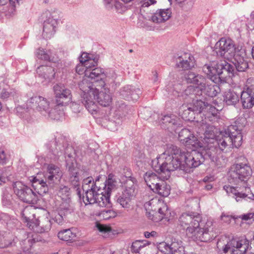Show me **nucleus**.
<instances>
[{
  "label": "nucleus",
  "mask_w": 254,
  "mask_h": 254,
  "mask_svg": "<svg viewBox=\"0 0 254 254\" xmlns=\"http://www.w3.org/2000/svg\"><path fill=\"white\" fill-rule=\"evenodd\" d=\"M252 169L246 163H239L232 165L229 171V181L236 187L224 186V190L229 194L235 196L237 201L247 197L251 190L248 184L252 175Z\"/></svg>",
  "instance_id": "obj_1"
},
{
  "label": "nucleus",
  "mask_w": 254,
  "mask_h": 254,
  "mask_svg": "<svg viewBox=\"0 0 254 254\" xmlns=\"http://www.w3.org/2000/svg\"><path fill=\"white\" fill-rule=\"evenodd\" d=\"M179 225L186 229V234L188 237L194 241L207 242L211 239L209 234L210 229L212 223L207 221L205 225L201 227L200 225L201 217L194 212L184 213L179 218Z\"/></svg>",
  "instance_id": "obj_2"
},
{
  "label": "nucleus",
  "mask_w": 254,
  "mask_h": 254,
  "mask_svg": "<svg viewBox=\"0 0 254 254\" xmlns=\"http://www.w3.org/2000/svg\"><path fill=\"white\" fill-rule=\"evenodd\" d=\"M180 149L173 145H170L161 154L152 161V166L154 170L158 173H164L166 179L170 177V173L179 169L182 170L184 168L182 165Z\"/></svg>",
  "instance_id": "obj_3"
},
{
  "label": "nucleus",
  "mask_w": 254,
  "mask_h": 254,
  "mask_svg": "<svg viewBox=\"0 0 254 254\" xmlns=\"http://www.w3.org/2000/svg\"><path fill=\"white\" fill-rule=\"evenodd\" d=\"M78 85L81 90V100L82 104L91 114H96L98 106L95 102V94L98 93V85H95L94 82L89 81V78L84 76Z\"/></svg>",
  "instance_id": "obj_4"
},
{
  "label": "nucleus",
  "mask_w": 254,
  "mask_h": 254,
  "mask_svg": "<svg viewBox=\"0 0 254 254\" xmlns=\"http://www.w3.org/2000/svg\"><path fill=\"white\" fill-rule=\"evenodd\" d=\"M203 71L208 75L212 81H225L233 75L234 67L225 61L220 64L204 65Z\"/></svg>",
  "instance_id": "obj_5"
},
{
  "label": "nucleus",
  "mask_w": 254,
  "mask_h": 254,
  "mask_svg": "<svg viewBox=\"0 0 254 254\" xmlns=\"http://www.w3.org/2000/svg\"><path fill=\"white\" fill-rule=\"evenodd\" d=\"M180 155L182 165L184 168H182L186 172L190 171L191 168H196L199 166L204 161L203 154L200 151L192 150L190 152H182L180 150Z\"/></svg>",
  "instance_id": "obj_6"
},
{
  "label": "nucleus",
  "mask_w": 254,
  "mask_h": 254,
  "mask_svg": "<svg viewBox=\"0 0 254 254\" xmlns=\"http://www.w3.org/2000/svg\"><path fill=\"white\" fill-rule=\"evenodd\" d=\"M110 195L109 192L99 188L94 193L87 192V196H83V200L85 205L96 203L100 207L109 208L112 206Z\"/></svg>",
  "instance_id": "obj_7"
},
{
  "label": "nucleus",
  "mask_w": 254,
  "mask_h": 254,
  "mask_svg": "<svg viewBox=\"0 0 254 254\" xmlns=\"http://www.w3.org/2000/svg\"><path fill=\"white\" fill-rule=\"evenodd\" d=\"M15 193L23 202L35 204L38 200L36 192L32 189L24 185L20 182H16L13 185Z\"/></svg>",
  "instance_id": "obj_8"
},
{
  "label": "nucleus",
  "mask_w": 254,
  "mask_h": 254,
  "mask_svg": "<svg viewBox=\"0 0 254 254\" xmlns=\"http://www.w3.org/2000/svg\"><path fill=\"white\" fill-rule=\"evenodd\" d=\"M27 108L39 112L43 115L48 114L53 118L52 112L50 110V102L41 96H34L30 98L26 102Z\"/></svg>",
  "instance_id": "obj_9"
},
{
  "label": "nucleus",
  "mask_w": 254,
  "mask_h": 254,
  "mask_svg": "<svg viewBox=\"0 0 254 254\" xmlns=\"http://www.w3.org/2000/svg\"><path fill=\"white\" fill-rule=\"evenodd\" d=\"M135 186L131 180H127L125 183V189L118 197L117 202L125 209H129L132 205V200L135 196Z\"/></svg>",
  "instance_id": "obj_10"
},
{
  "label": "nucleus",
  "mask_w": 254,
  "mask_h": 254,
  "mask_svg": "<svg viewBox=\"0 0 254 254\" xmlns=\"http://www.w3.org/2000/svg\"><path fill=\"white\" fill-rule=\"evenodd\" d=\"M157 248L164 254H185L183 242L176 238L173 239L170 243L166 242L157 243Z\"/></svg>",
  "instance_id": "obj_11"
},
{
  "label": "nucleus",
  "mask_w": 254,
  "mask_h": 254,
  "mask_svg": "<svg viewBox=\"0 0 254 254\" xmlns=\"http://www.w3.org/2000/svg\"><path fill=\"white\" fill-rule=\"evenodd\" d=\"M55 102L58 106H64L71 101L72 94L70 89L61 83L53 86Z\"/></svg>",
  "instance_id": "obj_12"
},
{
  "label": "nucleus",
  "mask_w": 254,
  "mask_h": 254,
  "mask_svg": "<svg viewBox=\"0 0 254 254\" xmlns=\"http://www.w3.org/2000/svg\"><path fill=\"white\" fill-rule=\"evenodd\" d=\"M216 53L218 56L227 60L231 59L235 56V48L230 40L221 38L216 44Z\"/></svg>",
  "instance_id": "obj_13"
},
{
  "label": "nucleus",
  "mask_w": 254,
  "mask_h": 254,
  "mask_svg": "<svg viewBox=\"0 0 254 254\" xmlns=\"http://www.w3.org/2000/svg\"><path fill=\"white\" fill-rule=\"evenodd\" d=\"M63 173L57 166L51 164L48 165L44 178L49 185L53 186L61 180Z\"/></svg>",
  "instance_id": "obj_14"
},
{
  "label": "nucleus",
  "mask_w": 254,
  "mask_h": 254,
  "mask_svg": "<svg viewBox=\"0 0 254 254\" xmlns=\"http://www.w3.org/2000/svg\"><path fill=\"white\" fill-rule=\"evenodd\" d=\"M232 139L227 133V128L220 132L213 142L218 148L219 152L228 151L232 148Z\"/></svg>",
  "instance_id": "obj_15"
},
{
  "label": "nucleus",
  "mask_w": 254,
  "mask_h": 254,
  "mask_svg": "<svg viewBox=\"0 0 254 254\" xmlns=\"http://www.w3.org/2000/svg\"><path fill=\"white\" fill-rule=\"evenodd\" d=\"M243 242L242 240L239 241L233 239L225 246L223 251L224 253L230 251L232 254H244L248 248V244Z\"/></svg>",
  "instance_id": "obj_16"
},
{
  "label": "nucleus",
  "mask_w": 254,
  "mask_h": 254,
  "mask_svg": "<svg viewBox=\"0 0 254 254\" xmlns=\"http://www.w3.org/2000/svg\"><path fill=\"white\" fill-rule=\"evenodd\" d=\"M34 211V208L30 206L26 207L22 212L23 222L31 230H34L39 225L38 220L36 219Z\"/></svg>",
  "instance_id": "obj_17"
},
{
  "label": "nucleus",
  "mask_w": 254,
  "mask_h": 254,
  "mask_svg": "<svg viewBox=\"0 0 254 254\" xmlns=\"http://www.w3.org/2000/svg\"><path fill=\"white\" fill-rule=\"evenodd\" d=\"M105 76L103 70L100 67H95L91 70L88 69L86 73V77L93 80L92 82H94L95 85H98V87H103L106 85L104 81Z\"/></svg>",
  "instance_id": "obj_18"
},
{
  "label": "nucleus",
  "mask_w": 254,
  "mask_h": 254,
  "mask_svg": "<svg viewBox=\"0 0 254 254\" xmlns=\"http://www.w3.org/2000/svg\"><path fill=\"white\" fill-rule=\"evenodd\" d=\"M242 129L237 125H231L227 127V133L232 139V147L238 148L242 143Z\"/></svg>",
  "instance_id": "obj_19"
},
{
  "label": "nucleus",
  "mask_w": 254,
  "mask_h": 254,
  "mask_svg": "<svg viewBox=\"0 0 254 254\" xmlns=\"http://www.w3.org/2000/svg\"><path fill=\"white\" fill-rule=\"evenodd\" d=\"M100 87L101 90L99 92V88H97L98 93L95 94V100L97 99V102L101 106L107 107L111 105L112 102V97L110 92V90L108 88Z\"/></svg>",
  "instance_id": "obj_20"
},
{
  "label": "nucleus",
  "mask_w": 254,
  "mask_h": 254,
  "mask_svg": "<svg viewBox=\"0 0 254 254\" xmlns=\"http://www.w3.org/2000/svg\"><path fill=\"white\" fill-rule=\"evenodd\" d=\"M178 67L188 70L194 66V58L190 54L184 53L179 56L176 60Z\"/></svg>",
  "instance_id": "obj_21"
},
{
  "label": "nucleus",
  "mask_w": 254,
  "mask_h": 254,
  "mask_svg": "<svg viewBox=\"0 0 254 254\" xmlns=\"http://www.w3.org/2000/svg\"><path fill=\"white\" fill-rule=\"evenodd\" d=\"M188 83H192L200 91L205 87L208 81L204 76L189 71L186 76Z\"/></svg>",
  "instance_id": "obj_22"
},
{
  "label": "nucleus",
  "mask_w": 254,
  "mask_h": 254,
  "mask_svg": "<svg viewBox=\"0 0 254 254\" xmlns=\"http://www.w3.org/2000/svg\"><path fill=\"white\" fill-rule=\"evenodd\" d=\"M67 157L70 159L71 161L73 160V157L70 153L67 154L65 157L66 162V165L68 167V171L69 172L70 174V181L74 187H78L79 185L80 181L78 169L73 167L72 162H71L70 164L68 159L67 158Z\"/></svg>",
  "instance_id": "obj_23"
},
{
  "label": "nucleus",
  "mask_w": 254,
  "mask_h": 254,
  "mask_svg": "<svg viewBox=\"0 0 254 254\" xmlns=\"http://www.w3.org/2000/svg\"><path fill=\"white\" fill-rule=\"evenodd\" d=\"M42 174H37L33 179L32 186L34 189L35 192L37 193L38 196L42 195L46 193L48 191V187L47 184L46 180L44 181L41 178Z\"/></svg>",
  "instance_id": "obj_24"
},
{
  "label": "nucleus",
  "mask_w": 254,
  "mask_h": 254,
  "mask_svg": "<svg viewBox=\"0 0 254 254\" xmlns=\"http://www.w3.org/2000/svg\"><path fill=\"white\" fill-rule=\"evenodd\" d=\"M58 25L57 21L53 18H49L44 22L43 36L46 39L52 38L56 32Z\"/></svg>",
  "instance_id": "obj_25"
},
{
  "label": "nucleus",
  "mask_w": 254,
  "mask_h": 254,
  "mask_svg": "<svg viewBox=\"0 0 254 254\" xmlns=\"http://www.w3.org/2000/svg\"><path fill=\"white\" fill-rule=\"evenodd\" d=\"M200 151L203 154L204 159L208 158L212 161H216L218 154L221 153L213 142L205 146L204 148H201Z\"/></svg>",
  "instance_id": "obj_26"
},
{
  "label": "nucleus",
  "mask_w": 254,
  "mask_h": 254,
  "mask_svg": "<svg viewBox=\"0 0 254 254\" xmlns=\"http://www.w3.org/2000/svg\"><path fill=\"white\" fill-rule=\"evenodd\" d=\"M172 10L170 8L158 9L151 16L152 22L156 23L165 22L171 17Z\"/></svg>",
  "instance_id": "obj_27"
},
{
  "label": "nucleus",
  "mask_w": 254,
  "mask_h": 254,
  "mask_svg": "<svg viewBox=\"0 0 254 254\" xmlns=\"http://www.w3.org/2000/svg\"><path fill=\"white\" fill-rule=\"evenodd\" d=\"M144 180L148 187L153 190L159 185L162 180L160 179L157 175L152 172H147L144 176Z\"/></svg>",
  "instance_id": "obj_28"
},
{
  "label": "nucleus",
  "mask_w": 254,
  "mask_h": 254,
  "mask_svg": "<svg viewBox=\"0 0 254 254\" xmlns=\"http://www.w3.org/2000/svg\"><path fill=\"white\" fill-rule=\"evenodd\" d=\"M214 81L209 82L208 81L201 92L210 97L217 96L220 92V88Z\"/></svg>",
  "instance_id": "obj_29"
},
{
  "label": "nucleus",
  "mask_w": 254,
  "mask_h": 254,
  "mask_svg": "<svg viewBox=\"0 0 254 254\" xmlns=\"http://www.w3.org/2000/svg\"><path fill=\"white\" fill-rule=\"evenodd\" d=\"M99 179H97L95 182L92 177H88L83 180L82 188L85 191L84 196H87V192L90 191L94 193L99 189L96 186V182Z\"/></svg>",
  "instance_id": "obj_30"
},
{
  "label": "nucleus",
  "mask_w": 254,
  "mask_h": 254,
  "mask_svg": "<svg viewBox=\"0 0 254 254\" xmlns=\"http://www.w3.org/2000/svg\"><path fill=\"white\" fill-rule=\"evenodd\" d=\"M241 101L244 108H252L254 105V94L242 91Z\"/></svg>",
  "instance_id": "obj_31"
},
{
  "label": "nucleus",
  "mask_w": 254,
  "mask_h": 254,
  "mask_svg": "<svg viewBox=\"0 0 254 254\" xmlns=\"http://www.w3.org/2000/svg\"><path fill=\"white\" fill-rule=\"evenodd\" d=\"M161 123L165 126H168V128L169 127H178L180 125L179 123L180 119L175 115L171 114L167 115L164 116L161 119ZM174 129L175 130L176 128H174Z\"/></svg>",
  "instance_id": "obj_32"
},
{
  "label": "nucleus",
  "mask_w": 254,
  "mask_h": 254,
  "mask_svg": "<svg viewBox=\"0 0 254 254\" xmlns=\"http://www.w3.org/2000/svg\"><path fill=\"white\" fill-rule=\"evenodd\" d=\"M233 58V63L238 71H244L248 67V63L238 54H236Z\"/></svg>",
  "instance_id": "obj_33"
},
{
  "label": "nucleus",
  "mask_w": 254,
  "mask_h": 254,
  "mask_svg": "<svg viewBox=\"0 0 254 254\" xmlns=\"http://www.w3.org/2000/svg\"><path fill=\"white\" fill-rule=\"evenodd\" d=\"M153 191L161 196L166 197L170 194V186L165 181L162 180L159 183V185H158Z\"/></svg>",
  "instance_id": "obj_34"
},
{
  "label": "nucleus",
  "mask_w": 254,
  "mask_h": 254,
  "mask_svg": "<svg viewBox=\"0 0 254 254\" xmlns=\"http://www.w3.org/2000/svg\"><path fill=\"white\" fill-rule=\"evenodd\" d=\"M117 186V182L115 176L112 174H110L102 189L111 194L112 191L116 189Z\"/></svg>",
  "instance_id": "obj_35"
},
{
  "label": "nucleus",
  "mask_w": 254,
  "mask_h": 254,
  "mask_svg": "<svg viewBox=\"0 0 254 254\" xmlns=\"http://www.w3.org/2000/svg\"><path fill=\"white\" fill-rule=\"evenodd\" d=\"M162 201L158 198H153L144 204V207L149 213L153 212L152 215L157 213V210Z\"/></svg>",
  "instance_id": "obj_36"
},
{
  "label": "nucleus",
  "mask_w": 254,
  "mask_h": 254,
  "mask_svg": "<svg viewBox=\"0 0 254 254\" xmlns=\"http://www.w3.org/2000/svg\"><path fill=\"white\" fill-rule=\"evenodd\" d=\"M184 144L188 148L191 149L192 150L198 149L199 151H200L201 148H203L202 143L199 141L197 138L193 134H192V136L189 137V139L184 142Z\"/></svg>",
  "instance_id": "obj_37"
},
{
  "label": "nucleus",
  "mask_w": 254,
  "mask_h": 254,
  "mask_svg": "<svg viewBox=\"0 0 254 254\" xmlns=\"http://www.w3.org/2000/svg\"><path fill=\"white\" fill-rule=\"evenodd\" d=\"M224 101L228 105H234L239 101V96L236 92L229 90L225 93Z\"/></svg>",
  "instance_id": "obj_38"
},
{
  "label": "nucleus",
  "mask_w": 254,
  "mask_h": 254,
  "mask_svg": "<svg viewBox=\"0 0 254 254\" xmlns=\"http://www.w3.org/2000/svg\"><path fill=\"white\" fill-rule=\"evenodd\" d=\"M75 237V234L73 233L69 229L61 231L58 233L59 238L64 241H72Z\"/></svg>",
  "instance_id": "obj_39"
},
{
  "label": "nucleus",
  "mask_w": 254,
  "mask_h": 254,
  "mask_svg": "<svg viewBox=\"0 0 254 254\" xmlns=\"http://www.w3.org/2000/svg\"><path fill=\"white\" fill-rule=\"evenodd\" d=\"M149 244L145 240H136L132 243L131 251L133 253H139L140 250L148 246Z\"/></svg>",
  "instance_id": "obj_40"
},
{
  "label": "nucleus",
  "mask_w": 254,
  "mask_h": 254,
  "mask_svg": "<svg viewBox=\"0 0 254 254\" xmlns=\"http://www.w3.org/2000/svg\"><path fill=\"white\" fill-rule=\"evenodd\" d=\"M207 103L200 100H197L193 102L191 107L192 111L197 113H200L202 112H205Z\"/></svg>",
  "instance_id": "obj_41"
},
{
  "label": "nucleus",
  "mask_w": 254,
  "mask_h": 254,
  "mask_svg": "<svg viewBox=\"0 0 254 254\" xmlns=\"http://www.w3.org/2000/svg\"><path fill=\"white\" fill-rule=\"evenodd\" d=\"M58 194L62 198V199H64L65 200H69L70 189L67 186H61L60 187Z\"/></svg>",
  "instance_id": "obj_42"
},
{
  "label": "nucleus",
  "mask_w": 254,
  "mask_h": 254,
  "mask_svg": "<svg viewBox=\"0 0 254 254\" xmlns=\"http://www.w3.org/2000/svg\"><path fill=\"white\" fill-rule=\"evenodd\" d=\"M194 113L192 111L191 107H188L187 109H184L183 111L181 116L185 120L191 121L195 118Z\"/></svg>",
  "instance_id": "obj_43"
},
{
  "label": "nucleus",
  "mask_w": 254,
  "mask_h": 254,
  "mask_svg": "<svg viewBox=\"0 0 254 254\" xmlns=\"http://www.w3.org/2000/svg\"><path fill=\"white\" fill-rule=\"evenodd\" d=\"M191 136H192V133L187 128L182 129L179 133V139L183 144Z\"/></svg>",
  "instance_id": "obj_44"
},
{
  "label": "nucleus",
  "mask_w": 254,
  "mask_h": 254,
  "mask_svg": "<svg viewBox=\"0 0 254 254\" xmlns=\"http://www.w3.org/2000/svg\"><path fill=\"white\" fill-rule=\"evenodd\" d=\"M243 91L254 94V77L247 79Z\"/></svg>",
  "instance_id": "obj_45"
},
{
  "label": "nucleus",
  "mask_w": 254,
  "mask_h": 254,
  "mask_svg": "<svg viewBox=\"0 0 254 254\" xmlns=\"http://www.w3.org/2000/svg\"><path fill=\"white\" fill-rule=\"evenodd\" d=\"M157 212L161 215V219L165 218V216H167L168 213H170L167 205L162 201L161 202L159 207H158L157 210Z\"/></svg>",
  "instance_id": "obj_46"
},
{
  "label": "nucleus",
  "mask_w": 254,
  "mask_h": 254,
  "mask_svg": "<svg viewBox=\"0 0 254 254\" xmlns=\"http://www.w3.org/2000/svg\"><path fill=\"white\" fill-rule=\"evenodd\" d=\"M131 92H134L131 87L129 85H127L121 89L120 94L125 99L129 100V95Z\"/></svg>",
  "instance_id": "obj_47"
},
{
  "label": "nucleus",
  "mask_w": 254,
  "mask_h": 254,
  "mask_svg": "<svg viewBox=\"0 0 254 254\" xmlns=\"http://www.w3.org/2000/svg\"><path fill=\"white\" fill-rule=\"evenodd\" d=\"M85 67L86 68V71L88 69L91 70L97 65V60L95 59H89L88 61L86 62L85 64Z\"/></svg>",
  "instance_id": "obj_48"
},
{
  "label": "nucleus",
  "mask_w": 254,
  "mask_h": 254,
  "mask_svg": "<svg viewBox=\"0 0 254 254\" xmlns=\"http://www.w3.org/2000/svg\"><path fill=\"white\" fill-rule=\"evenodd\" d=\"M37 57L39 59L45 61H48L50 59V56L48 53H47L43 49L41 50L40 49L37 52Z\"/></svg>",
  "instance_id": "obj_49"
},
{
  "label": "nucleus",
  "mask_w": 254,
  "mask_h": 254,
  "mask_svg": "<svg viewBox=\"0 0 254 254\" xmlns=\"http://www.w3.org/2000/svg\"><path fill=\"white\" fill-rule=\"evenodd\" d=\"M96 227L98 230H99L100 232L103 234L110 232L111 231V228L110 227L99 223L97 224Z\"/></svg>",
  "instance_id": "obj_50"
},
{
  "label": "nucleus",
  "mask_w": 254,
  "mask_h": 254,
  "mask_svg": "<svg viewBox=\"0 0 254 254\" xmlns=\"http://www.w3.org/2000/svg\"><path fill=\"white\" fill-rule=\"evenodd\" d=\"M157 1V0H140L141 6L142 8L148 7L155 5Z\"/></svg>",
  "instance_id": "obj_51"
},
{
  "label": "nucleus",
  "mask_w": 254,
  "mask_h": 254,
  "mask_svg": "<svg viewBox=\"0 0 254 254\" xmlns=\"http://www.w3.org/2000/svg\"><path fill=\"white\" fill-rule=\"evenodd\" d=\"M76 72L79 74H82L84 73L86 76V68L83 63H80L76 67Z\"/></svg>",
  "instance_id": "obj_52"
},
{
  "label": "nucleus",
  "mask_w": 254,
  "mask_h": 254,
  "mask_svg": "<svg viewBox=\"0 0 254 254\" xmlns=\"http://www.w3.org/2000/svg\"><path fill=\"white\" fill-rule=\"evenodd\" d=\"M8 160V158L4 150L0 149V164L2 165L5 164Z\"/></svg>",
  "instance_id": "obj_53"
},
{
  "label": "nucleus",
  "mask_w": 254,
  "mask_h": 254,
  "mask_svg": "<svg viewBox=\"0 0 254 254\" xmlns=\"http://www.w3.org/2000/svg\"><path fill=\"white\" fill-rule=\"evenodd\" d=\"M133 92H131L129 95V99L133 101H136L139 98V94H140V91L139 89L136 90L133 89Z\"/></svg>",
  "instance_id": "obj_54"
},
{
  "label": "nucleus",
  "mask_w": 254,
  "mask_h": 254,
  "mask_svg": "<svg viewBox=\"0 0 254 254\" xmlns=\"http://www.w3.org/2000/svg\"><path fill=\"white\" fill-rule=\"evenodd\" d=\"M102 214L104 217H106V218L114 217L116 216V213L112 210L103 211Z\"/></svg>",
  "instance_id": "obj_55"
},
{
  "label": "nucleus",
  "mask_w": 254,
  "mask_h": 254,
  "mask_svg": "<svg viewBox=\"0 0 254 254\" xmlns=\"http://www.w3.org/2000/svg\"><path fill=\"white\" fill-rule=\"evenodd\" d=\"M70 108L73 112L75 113H80L82 109V107L80 105L75 102H73L71 103L70 105Z\"/></svg>",
  "instance_id": "obj_56"
},
{
  "label": "nucleus",
  "mask_w": 254,
  "mask_h": 254,
  "mask_svg": "<svg viewBox=\"0 0 254 254\" xmlns=\"http://www.w3.org/2000/svg\"><path fill=\"white\" fill-rule=\"evenodd\" d=\"M69 200L64 201L60 205V210H67L69 209Z\"/></svg>",
  "instance_id": "obj_57"
},
{
  "label": "nucleus",
  "mask_w": 254,
  "mask_h": 254,
  "mask_svg": "<svg viewBox=\"0 0 254 254\" xmlns=\"http://www.w3.org/2000/svg\"><path fill=\"white\" fill-rule=\"evenodd\" d=\"M45 225H42V227L44 231H48L51 228V222L48 219H45Z\"/></svg>",
  "instance_id": "obj_58"
},
{
  "label": "nucleus",
  "mask_w": 254,
  "mask_h": 254,
  "mask_svg": "<svg viewBox=\"0 0 254 254\" xmlns=\"http://www.w3.org/2000/svg\"><path fill=\"white\" fill-rule=\"evenodd\" d=\"M89 59H91V58L89 57L88 54L86 53H83L79 58V61L81 63L85 64V63Z\"/></svg>",
  "instance_id": "obj_59"
},
{
  "label": "nucleus",
  "mask_w": 254,
  "mask_h": 254,
  "mask_svg": "<svg viewBox=\"0 0 254 254\" xmlns=\"http://www.w3.org/2000/svg\"><path fill=\"white\" fill-rule=\"evenodd\" d=\"M240 218H242V220H248L254 218V213H248L247 214H245L242 215Z\"/></svg>",
  "instance_id": "obj_60"
},
{
  "label": "nucleus",
  "mask_w": 254,
  "mask_h": 254,
  "mask_svg": "<svg viewBox=\"0 0 254 254\" xmlns=\"http://www.w3.org/2000/svg\"><path fill=\"white\" fill-rule=\"evenodd\" d=\"M205 112H208L213 115L214 114H216V110L214 107L207 103V107H206Z\"/></svg>",
  "instance_id": "obj_61"
},
{
  "label": "nucleus",
  "mask_w": 254,
  "mask_h": 254,
  "mask_svg": "<svg viewBox=\"0 0 254 254\" xmlns=\"http://www.w3.org/2000/svg\"><path fill=\"white\" fill-rule=\"evenodd\" d=\"M54 220L57 223L62 224L64 221V219L62 215L58 213L55 215Z\"/></svg>",
  "instance_id": "obj_62"
},
{
  "label": "nucleus",
  "mask_w": 254,
  "mask_h": 254,
  "mask_svg": "<svg viewBox=\"0 0 254 254\" xmlns=\"http://www.w3.org/2000/svg\"><path fill=\"white\" fill-rule=\"evenodd\" d=\"M37 71H44L47 72L54 71V69L51 66H41L37 69Z\"/></svg>",
  "instance_id": "obj_63"
},
{
  "label": "nucleus",
  "mask_w": 254,
  "mask_h": 254,
  "mask_svg": "<svg viewBox=\"0 0 254 254\" xmlns=\"http://www.w3.org/2000/svg\"><path fill=\"white\" fill-rule=\"evenodd\" d=\"M221 218L224 222L229 223L232 219V216L225 213H222L221 216Z\"/></svg>",
  "instance_id": "obj_64"
}]
</instances>
